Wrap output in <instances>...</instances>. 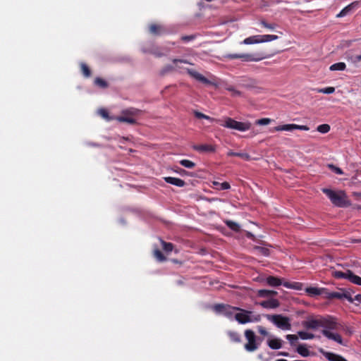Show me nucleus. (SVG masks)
Wrapping results in <instances>:
<instances>
[{"mask_svg":"<svg viewBox=\"0 0 361 361\" xmlns=\"http://www.w3.org/2000/svg\"><path fill=\"white\" fill-rule=\"evenodd\" d=\"M319 352L329 361H348L343 356L331 352L325 351L323 348H319Z\"/></svg>","mask_w":361,"mask_h":361,"instance_id":"4468645a","label":"nucleus"},{"mask_svg":"<svg viewBox=\"0 0 361 361\" xmlns=\"http://www.w3.org/2000/svg\"><path fill=\"white\" fill-rule=\"evenodd\" d=\"M149 30L154 35H161L167 32L162 25L156 23L151 24L149 26Z\"/></svg>","mask_w":361,"mask_h":361,"instance_id":"a211bd4d","label":"nucleus"},{"mask_svg":"<svg viewBox=\"0 0 361 361\" xmlns=\"http://www.w3.org/2000/svg\"><path fill=\"white\" fill-rule=\"evenodd\" d=\"M326 298L328 299H346L349 302L353 303V298L352 297L350 289L342 288L340 291L337 292H327L326 291Z\"/></svg>","mask_w":361,"mask_h":361,"instance_id":"9d476101","label":"nucleus"},{"mask_svg":"<svg viewBox=\"0 0 361 361\" xmlns=\"http://www.w3.org/2000/svg\"><path fill=\"white\" fill-rule=\"evenodd\" d=\"M276 361H288V360H286L285 359H279V360H277Z\"/></svg>","mask_w":361,"mask_h":361,"instance_id":"680f3d73","label":"nucleus"},{"mask_svg":"<svg viewBox=\"0 0 361 361\" xmlns=\"http://www.w3.org/2000/svg\"><path fill=\"white\" fill-rule=\"evenodd\" d=\"M227 90L231 92V95L233 97H240L242 96V92L239 90H235L233 87H229L227 88Z\"/></svg>","mask_w":361,"mask_h":361,"instance_id":"c03bdc74","label":"nucleus"},{"mask_svg":"<svg viewBox=\"0 0 361 361\" xmlns=\"http://www.w3.org/2000/svg\"><path fill=\"white\" fill-rule=\"evenodd\" d=\"M298 334L300 336V338L303 340L312 339L314 338V335L313 334L302 331H298Z\"/></svg>","mask_w":361,"mask_h":361,"instance_id":"72a5a7b5","label":"nucleus"},{"mask_svg":"<svg viewBox=\"0 0 361 361\" xmlns=\"http://www.w3.org/2000/svg\"><path fill=\"white\" fill-rule=\"evenodd\" d=\"M278 38H279V37L277 35H260V43L271 42L273 40H276Z\"/></svg>","mask_w":361,"mask_h":361,"instance_id":"2f4dec72","label":"nucleus"},{"mask_svg":"<svg viewBox=\"0 0 361 361\" xmlns=\"http://www.w3.org/2000/svg\"><path fill=\"white\" fill-rule=\"evenodd\" d=\"M286 338L290 341L291 345H293L298 339V336L294 334H288Z\"/></svg>","mask_w":361,"mask_h":361,"instance_id":"49530a36","label":"nucleus"},{"mask_svg":"<svg viewBox=\"0 0 361 361\" xmlns=\"http://www.w3.org/2000/svg\"><path fill=\"white\" fill-rule=\"evenodd\" d=\"M322 190L335 206L345 207L350 205L348 197L343 190L334 191L329 188H323Z\"/></svg>","mask_w":361,"mask_h":361,"instance_id":"7ed1b4c3","label":"nucleus"},{"mask_svg":"<svg viewBox=\"0 0 361 361\" xmlns=\"http://www.w3.org/2000/svg\"><path fill=\"white\" fill-rule=\"evenodd\" d=\"M327 290L326 288H318L315 287H309L306 288V292L310 295H319L325 293Z\"/></svg>","mask_w":361,"mask_h":361,"instance_id":"b1692460","label":"nucleus"},{"mask_svg":"<svg viewBox=\"0 0 361 361\" xmlns=\"http://www.w3.org/2000/svg\"><path fill=\"white\" fill-rule=\"evenodd\" d=\"M361 6V1H355L343 8L338 14H337L338 18H342L350 13V12L353 11L356 8H359Z\"/></svg>","mask_w":361,"mask_h":361,"instance_id":"ddd939ff","label":"nucleus"},{"mask_svg":"<svg viewBox=\"0 0 361 361\" xmlns=\"http://www.w3.org/2000/svg\"><path fill=\"white\" fill-rule=\"evenodd\" d=\"M309 127L307 126L304 125H297L294 123L291 124H285V125H281L274 127L272 130H271V132L274 131H293L294 130H309Z\"/></svg>","mask_w":361,"mask_h":361,"instance_id":"f8f14e48","label":"nucleus"},{"mask_svg":"<svg viewBox=\"0 0 361 361\" xmlns=\"http://www.w3.org/2000/svg\"><path fill=\"white\" fill-rule=\"evenodd\" d=\"M356 300L358 302V303H355L356 305H358L360 303H361V294H358L355 296L353 298V302Z\"/></svg>","mask_w":361,"mask_h":361,"instance_id":"864d4df0","label":"nucleus"},{"mask_svg":"<svg viewBox=\"0 0 361 361\" xmlns=\"http://www.w3.org/2000/svg\"><path fill=\"white\" fill-rule=\"evenodd\" d=\"M176 172L180 173V174H183V173H185V171L184 169H179L178 170H176Z\"/></svg>","mask_w":361,"mask_h":361,"instance_id":"052dcab7","label":"nucleus"},{"mask_svg":"<svg viewBox=\"0 0 361 361\" xmlns=\"http://www.w3.org/2000/svg\"><path fill=\"white\" fill-rule=\"evenodd\" d=\"M227 156L228 157H240L246 161L250 160V154L247 153H244V152H234L230 150L229 152H228Z\"/></svg>","mask_w":361,"mask_h":361,"instance_id":"393cba45","label":"nucleus"},{"mask_svg":"<svg viewBox=\"0 0 361 361\" xmlns=\"http://www.w3.org/2000/svg\"><path fill=\"white\" fill-rule=\"evenodd\" d=\"M331 128L329 124H322L317 126V130L321 133H327Z\"/></svg>","mask_w":361,"mask_h":361,"instance_id":"e433bc0d","label":"nucleus"},{"mask_svg":"<svg viewBox=\"0 0 361 361\" xmlns=\"http://www.w3.org/2000/svg\"><path fill=\"white\" fill-rule=\"evenodd\" d=\"M172 61L174 63L173 66L176 68V70L181 68L180 66L179 63H188V61L186 60H183V59H174L172 60Z\"/></svg>","mask_w":361,"mask_h":361,"instance_id":"de8ad7c7","label":"nucleus"},{"mask_svg":"<svg viewBox=\"0 0 361 361\" xmlns=\"http://www.w3.org/2000/svg\"><path fill=\"white\" fill-rule=\"evenodd\" d=\"M193 114H194L195 116L199 119L204 118V119L209 121L210 122H213V121L220 122L219 120H216L214 118H212V117H210L206 114H204L200 111H194ZM219 123L223 127L237 130H239L241 132H244V131L250 130L251 128V126H252L250 122H240V121H235L231 118H229V117H226L225 118L224 123Z\"/></svg>","mask_w":361,"mask_h":361,"instance_id":"f03ea898","label":"nucleus"},{"mask_svg":"<svg viewBox=\"0 0 361 361\" xmlns=\"http://www.w3.org/2000/svg\"><path fill=\"white\" fill-rule=\"evenodd\" d=\"M94 84L102 89H105L108 87L109 85L108 82L104 80L103 78H101L99 77H97L94 80Z\"/></svg>","mask_w":361,"mask_h":361,"instance_id":"cd10ccee","label":"nucleus"},{"mask_svg":"<svg viewBox=\"0 0 361 361\" xmlns=\"http://www.w3.org/2000/svg\"><path fill=\"white\" fill-rule=\"evenodd\" d=\"M195 39L193 35H185L181 37V39L184 42H189Z\"/></svg>","mask_w":361,"mask_h":361,"instance_id":"3c124183","label":"nucleus"},{"mask_svg":"<svg viewBox=\"0 0 361 361\" xmlns=\"http://www.w3.org/2000/svg\"><path fill=\"white\" fill-rule=\"evenodd\" d=\"M237 310H240V307L225 304H216L214 306L215 312L221 313L229 319H232L235 311H237Z\"/></svg>","mask_w":361,"mask_h":361,"instance_id":"9b49d317","label":"nucleus"},{"mask_svg":"<svg viewBox=\"0 0 361 361\" xmlns=\"http://www.w3.org/2000/svg\"><path fill=\"white\" fill-rule=\"evenodd\" d=\"M317 92H320V93H324V94H332L335 92V88L334 87H328L319 89V90H318Z\"/></svg>","mask_w":361,"mask_h":361,"instance_id":"79ce46f5","label":"nucleus"},{"mask_svg":"<svg viewBox=\"0 0 361 361\" xmlns=\"http://www.w3.org/2000/svg\"><path fill=\"white\" fill-rule=\"evenodd\" d=\"M152 54H154L157 57H161L164 56V54H162L159 51H152Z\"/></svg>","mask_w":361,"mask_h":361,"instance_id":"5fc2aeb1","label":"nucleus"},{"mask_svg":"<svg viewBox=\"0 0 361 361\" xmlns=\"http://www.w3.org/2000/svg\"><path fill=\"white\" fill-rule=\"evenodd\" d=\"M227 58L229 59H240L243 61L251 62V61H259L266 57L262 54H229L227 55Z\"/></svg>","mask_w":361,"mask_h":361,"instance_id":"1a4fd4ad","label":"nucleus"},{"mask_svg":"<svg viewBox=\"0 0 361 361\" xmlns=\"http://www.w3.org/2000/svg\"><path fill=\"white\" fill-rule=\"evenodd\" d=\"M161 245L164 250L166 252H171L173 249V245L171 243H166L164 240H161Z\"/></svg>","mask_w":361,"mask_h":361,"instance_id":"4c0bfd02","label":"nucleus"},{"mask_svg":"<svg viewBox=\"0 0 361 361\" xmlns=\"http://www.w3.org/2000/svg\"><path fill=\"white\" fill-rule=\"evenodd\" d=\"M176 71V68L172 65H166L161 68L160 71V75H164L168 73Z\"/></svg>","mask_w":361,"mask_h":361,"instance_id":"f704fd0d","label":"nucleus"},{"mask_svg":"<svg viewBox=\"0 0 361 361\" xmlns=\"http://www.w3.org/2000/svg\"><path fill=\"white\" fill-rule=\"evenodd\" d=\"M269 347L273 350H278L282 347V341L279 338H274L267 341Z\"/></svg>","mask_w":361,"mask_h":361,"instance_id":"5701e85b","label":"nucleus"},{"mask_svg":"<svg viewBox=\"0 0 361 361\" xmlns=\"http://www.w3.org/2000/svg\"><path fill=\"white\" fill-rule=\"evenodd\" d=\"M245 44H252L260 43V35H255L245 38L243 42Z\"/></svg>","mask_w":361,"mask_h":361,"instance_id":"a878e982","label":"nucleus"},{"mask_svg":"<svg viewBox=\"0 0 361 361\" xmlns=\"http://www.w3.org/2000/svg\"><path fill=\"white\" fill-rule=\"evenodd\" d=\"M296 352L300 354L302 357H306L310 356L311 354H313V353H311L307 348L306 347V345L300 344L296 348Z\"/></svg>","mask_w":361,"mask_h":361,"instance_id":"4be33fe9","label":"nucleus"},{"mask_svg":"<svg viewBox=\"0 0 361 361\" xmlns=\"http://www.w3.org/2000/svg\"><path fill=\"white\" fill-rule=\"evenodd\" d=\"M224 223L231 230L235 232H239L240 230V225L235 221L231 220H226L224 221Z\"/></svg>","mask_w":361,"mask_h":361,"instance_id":"bb28decb","label":"nucleus"},{"mask_svg":"<svg viewBox=\"0 0 361 361\" xmlns=\"http://www.w3.org/2000/svg\"><path fill=\"white\" fill-rule=\"evenodd\" d=\"M258 332L262 336H268L269 333L267 329L262 326H257V327Z\"/></svg>","mask_w":361,"mask_h":361,"instance_id":"8fccbe9b","label":"nucleus"},{"mask_svg":"<svg viewBox=\"0 0 361 361\" xmlns=\"http://www.w3.org/2000/svg\"><path fill=\"white\" fill-rule=\"evenodd\" d=\"M187 73L189 74L190 76L197 80V81L201 82L203 84H211L210 80H209L207 78H205L204 75H202V74H200V73L195 70L187 68Z\"/></svg>","mask_w":361,"mask_h":361,"instance_id":"dca6fc26","label":"nucleus"},{"mask_svg":"<svg viewBox=\"0 0 361 361\" xmlns=\"http://www.w3.org/2000/svg\"><path fill=\"white\" fill-rule=\"evenodd\" d=\"M328 166H329V169H331L336 174L341 175V174L343 173V172L341 169L334 166V164H329Z\"/></svg>","mask_w":361,"mask_h":361,"instance_id":"09e8293b","label":"nucleus"},{"mask_svg":"<svg viewBox=\"0 0 361 361\" xmlns=\"http://www.w3.org/2000/svg\"><path fill=\"white\" fill-rule=\"evenodd\" d=\"M246 236H247L248 238L252 239V240H254V238H255L254 235H253L252 233H250V232H247V233H246Z\"/></svg>","mask_w":361,"mask_h":361,"instance_id":"6e6d98bb","label":"nucleus"},{"mask_svg":"<svg viewBox=\"0 0 361 361\" xmlns=\"http://www.w3.org/2000/svg\"><path fill=\"white\" fill-rule=\"evenodd\" d=\"M212 183L215 188L218 190H224L231 188V185L228 182L219 183L217 181H214Z\"/></svg>","mask_w":361,"mask_h":361,"instance_id":"c85d7f7f","label":"nucleus"},{"mask_svg":"<svg viewBox=\"0 0 361 361\" xmlns=\"http://www.w3.org/2000/svg\"><path fill=\"white\" fill-rule=\"evenodd\" d=\"M267 285L271 287H277L282 284V280L276 276H269L264 279Z\"/></svg>","mask_w":361,"mask_h":361,"instance_id":"6ab92c4d","label":"nucleus"},{"mask_svg":"<svg viewBox=\"0 0 361 361\" xmlns=\"http://www.w3.org/2000/svg\"><path fill=\"white\" fill-rule=\"evenodd\" d=\"M332 276L335 279H345L348 280L350 282L361 286V277L355 275L352 271L346 270L345 271H334L332 272Z\"/></svg>","mask_w":361,"mask_h":361,"instance_id":"6e6552de","label":"nucleus"},{"mask_svg":"<svg viewBox=\"0 0 361 361\" xmlns=\"http://www.w3.org/2000/svg\"><path fill=\"white\" fill-rule=\"evenodd\" d=\"M254 250H257L259 254L264 256H269L270 253L268 248L261 246H255Z\"/></svg>","mask_w":361,"mask_h":361,"instance_id":"c9c22d12","label":"nucleus"},{"mask_svg":"<svg viewBox=\"0 0 361 361\" xmlns=\"http://www.w3.org/2000/svg\"><path fill=\"white\" fill-rule=\"evenodd\" d=\"M245 337L247 343L245 344L244 348L247 352H254L258 349L261 339L257 338L255 332L251 329H246L244 331Z\"/></svg>","mask_w":361,"mask_h":361,"instance_id":"39448f33","label":"nucleus"},{"mask_svg":"<svg viewBox=\"0 0 361 361\" xmlns=\"http://www.w3.org/2000/svg\"><path fill=\"white\" fill-rule=\"evenodd\" d=\"M239 312L235 314V319L241 324H245L250 322H258L261 320V316L259 314L252 315V312L247 310H244L240 307V310H237Z\"/></svg>","mask_w":361,"mask_h":361,"instance_id":"20e7f679","label":"nucleus"},{"mask_svg":"<svg viewBox=\"0 0 361 361\" xmlns=\"http://www.w3.org/2000/svg\"><path fill=\"white\" fill-rule=\"evenodd\" d=\"M164 180L169 184L178 186V187H183L185 185V183L183 180L175 178V177H165Z\"/></svg>","mask_w":361,"mask_h":361,"instance_id":"aec40b11","label":"nucleus"},{"mask_svg":"<svg viewBox=\"0 0 361 361\" xmlns=\"http://www.w3.org/2000/svg\"><path fill=\"white\" fill-rule=\"evenodd\" d=\"M277 294H278V293L276 291L269 290L270 297L276 296Z\"/></svg>","mask_w":361,"mask_h":361,"instance_id":"bf43d9fd","label":"nucleus"},{"mask_svg":"<svg viewBox=\"0 0 361 361\" xmlns=\"http://www.w3.org/2000/svg\"><path fill=\"white\" fill-rule=\"evenodd\" d=\"M99 113H100V115H101L102 117L105 118H108V116H109V113H108V112H107V111H106V110H105V109H101V110L99 111Z\"/></svg>","mask_w":361,"mask_h":361,"instance_id":"603ef678","label":"nucleus"},{"mask_svg":"<svg viewBox=\"0 0 361 361\" xmlns=\"http://www.w3.org/2000/svg\"><path fill=\"white\" fill-rule=\"evenodd\" d=\"M192 149L200 153H212L216 151V146L213 145H195L192 146Z\"/></svg>","mask_w":361,"mask_h":361,"instance_id":"2eb2a0df","label":"nucleus"},{"mask_svg":"<svg viewBox=\"0 0 361 361\" xmlns=\"http://www.w3.org/2000/svg\"><path fill=\"white\" fill-rule=\"evenodd\" d=\"M260 24L262 27L269 29V30H274L276 27V24L275 23H268L267 21L262 20L260 21Z\"/></svg>","mask_w":361,"mask_h":361,"instance_id":"58836bf2","label":"nucleus"},{"mask_svg":"<svg viewBox=\"0 0 361 361\" xmlns=\"http://www.w3.org/2000/svg\"><path fill=\"white\" fill-rule=\"evenodd\" d=\"M281 285H283V286H285L286 288H293V287L289 282L282 283Z\"/></svg>","mask_w":361,"mask_h":361,"instance_id":"4d7b16f0","label":"nucleus"},{"mask_svg":"<svg viewBox=\"0 0 361 361\" xmlns=\"http://www.w3.org/2000/svg\"><path fill=\"white\" fill-rule=\"evenodd\" d=\"M302 325L307 329L315 330L322 327V334L329 340L343 344L342 336L336 331L343 327L338 319L331 315L320 316L317 318L308 319L303 321Z\"/></svg>","mask_w":361,"mask_h":361,"instance_id":"f257e3e1","label":"nucleus"},{"mask_svg":"<svg viewBox=\"0 0 361 361\" xmlns=\"http://www.w3.org/2000/svg\"><path fill=\"white\" fill-rule=\"evenodd\" d=\"M179 163L180 165L188 169H193L196 165L195 162L188 159H182Z\"/></svg>","mask_w":361,"mask_h":361,"instance_id":"473e14b6","label":"nucleus"},{"mask_svg":"<svg viewBox=\"0 0 361 361\" xmlns=\"http://www.w3.org/2000/svg\"><path fill=\"white\" fill-rule=\"evenodd\" d=\"M271 119H270L269 118H264L257 120L256 121V124L261 125V126H265V125L269 124L271 123Z\"/></svg>","mask_w":361,"mask_h":361,"instance_id":"a18cd8bd","label":"nucleus"},{"mask_svg":"<svg viewBox=\"0 0 361 361\" xmlns=\"http://www.w3.org/2000/svg\"><path fill=\"white\" fill-rule=\"evenodd\" d=\"M346 68V65L343 62H338L332 64L329 69L330 71H344Z\"/></svg>","mask_w":361,"mask_h":361,"instance_id":"7c9ffc66","label":"nucleus"},{"mask_svg":"<svg viewBox=\"0 0 361 361\" xmlns=\"http://www.w3.org/2000/svg\"><path fill=\"white\" fill-rule=\"evenodd\" d=\"M346 58L348 59V61H350L351 62H353L354 63H356L361 61V54H358V55L350 56H347Z\"/></svg>","mask_w":361,"mask_h":361,"instance_id":"37998d69","label":"nucleus"},{"mask_svg":"<svg viewBox=\"0 0 361 361\" xmlns=\"http://www.w3.org/2000/svg\"><path fill=\"white\" fill-rule=\"evenodd\" d=\"M141 112L142 111L140 109L130 108L123 110L121 115L116 118V120L121 123H128L129 124L134 125L137 123L134 116L139 115Z\"/></svg>","mask_w":361,"mask_h":361,"instance_id":"423d86ee","label":"nucleus"},{"mask_svg":"<svg viewBox=\"0 0 361 361\" xmlns=\"http://www.w3.org/2000/svg\"><path fill=\"white\" fill-rule=\"evenodd\" d=\"M227 335L231 340V342L235 343H241V336L239 333L234 331H228L227 332Z\"/></svg>","mask_w":361,"mask_h":361,"instance_id":"412c9836","label":"nucleus"},{"mask_svg":"<svg viewBox=\"0 0 361 361\" xmlns=\"http://www.w3.org/2000/svg\"><path fill=\"white\" fill-rule=\"evenodd\" d=\"M266 317L273 322L277 327L283 330H290L291 329V324L290 323V319L287 317L281 314H267Z\"/></svg>","mask_w":361,"mask_h":361,"instance_id":"0eeeda50","label":"nucleus"},{"mask_svg":"<svg viewBox=\"0 0 361 361\" xmlns=\"http://www.w3.org/2000/svg\"><path fill=\"white\" fill-rule=\"evenodd\" d=\"M279 355H281V356H284V357H288L289 356V353H287V352H279Z\"/></svg>","mask_w":361,"mask_h":361,"instance_id":"13d9d810","label":"nucleus"},{"mask_svg":"<svg viewBox=\"0 0 361 361\" xmlns=\"http://www.w3.org/2000/svg\"><path fill=\"white\" fill-rule=\"evenodd\" d=\"M257 296H259L260 298H269L270 297L269 290L261 289V290H257Z\"/></svg>","mask_w":361,"mask_h":361,"instance_id":"a19ab883","label":"nucleus"},{"mask_svg":"<svg viewBox=\"0 0 361 361\" xmlns=\"http://www.w3.org/2000/svg\"><path fill=\"white\" fill-rule=\"evenodd\" d=\"M154 257L159 261L163 262L166 260V257L164 254L159 250H155L154 252Z\"/></svg>","mask_w":361,"mask_h":361,"instance_id":"ea45409f","label":"nucleus"},{"mask_svg":"<svg viewBox=\"0 0 361 361\" xmlns=\"http://www.w3.org/2000/svg\"><path fill=\"white\" fill-rule=\"evenodd\" d=\"M80 70L84 77L89 78L91 76V70L86 63H80Z\"/></svg>","mask_w":361,"mask_h":361,"instance_id":"c756f323","label":"nucleus"},{"mask_svg":"<svg viewBox=\"0 0 361 361\" xmlns=\"http://www.w3.org/2000/svg\"><path fill=\"white\" fill-rule=\"evenodd\" d=\"M261 307L266 309H275L279 307L280 303L277 299L271 298L258 303Z\"/></svg>","mask_w":361,"mask_h":361,"instance_id":"f3484780","label":"nucleus"}]
</instances>
